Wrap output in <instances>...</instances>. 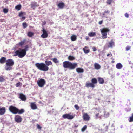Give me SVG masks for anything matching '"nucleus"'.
<instances>
[{
	"instance_id": "48",
	"label": "nucleus",
	"mask_w": 133,
	"mask_h": 133,
	"mask_svg": "<svg viewBox=\"0 0 133 133\" xmlns=\"http://www.w3.org/2000/svg\"><path fill=\"white\" fill-rule=\"evenodd\" d=\"M92 50L93 51H95L96 50V49L95 47L94 46L92 47Z\"/></svg>"
},
{
	"instance_id": "49",
	"label": "nucleus",
	"mask_w": 133,
	"mask_h": 133,
	"mask_svg": "<svg viewBox=\"0 0 133 133\" xmlns=\"http://www.w3.org/2000/svg\"><path fill=\"white\" fill-rule=\"evenodd\" d=\"M125 17L127 18H128L129 17V15L127 13H126L125 14Z\"/></svg>"
},
{
	"instance_id": "8",
	"label": "nucleus",
	"mask_w": 133,
	"mask_h": 133,
	"mask_svg": "<svg viewBox=\"0 0 133 133\" xmlns=\"http://www.w3.org/2000/svg\"><path fill=\"white\" fill-rule=\"evenodd\" d=\"M62 117L64 119H72L74 118V116L72 115H70L69 114H66L63 115Z\"/></svg>"
},
{
	"instance_id": "51",
	"label": "nucleus",
	"mask_w": 133,
	"mask_h": 133,
	"mask_svg": "<svg viewBox=\"0 0 133 133\" xmlns=\"http://www.w3.org/2000/svg\"><path fill=\"white\" fill-rule=\"evenodd\" d=\"M85 39L87 40H89V38L88 36H86L85 37Z\"/></svg>"
},
{
	"instance_id": "20",
	"label": "nucleus",
	"mask_w": 133,
	"mask_h": 133,
	"mask_svg": "<svg viewBox=\"0 0 133 133\" xmlns=\"http://www.w3.org/2000/svg\"><path fill=\"white\" fill-rule=\"evenodd\" d=\"M76 71L78 73H83L84 72V70L83 69L80 68H78L76 69Z\"/></svg>"
},
{
	"instance_id": "26",
	"label": "nucleus",
	"mask_w": 133,
	"mask_h": 133,
	"mask_svg": "<svg viewBox=\"0 0 133 133\" xmlns=\"http://www.w3.org/2000/svg\"><path fill=\"white\" fill-rule=\"evenodd\" d=\"M71 40L72 41H74L77 39L76 36L75 35H73L71 37Z\"/></svg>"
},
{
	"instance_id": "42",
	"label": "nucleus",
	"mask_w": 133,
	"mask_h": 133,
	"mask_svg": "<svg viewBox=\"0 0 133 133\" xmlns=\"http://www.w3.org/2000/svg\"><path fill=\"white\" fill-rule=\"evenodd\" d=\"M74 107L76 110H78L79 108V107L77 104L75 105Z\"/></svg>"
},
{
	"instance_id": "57",
	"label": "nucleus",
	"mask_w": 133,
	"mask_h": 133,
	"mask_svg": "<svg viewBox=\"0 0 133 133\" xmlns=\"http://www.w3.org/2000/svg\"><path fill=\"white\" fill-rule=\"evenodd\" d=\"M19 79H20V80H22V81H23V80H22V78H19Z\"/></svg>"
},
{
	"instance_id": "28",
	"label": "nucleus",
	"mask_w": 133,
	"mask_h": 133,
	"mask_svg": "<svg viewBox=\"0 0 133 133\" xmlns=\"http://www.w3.org/2000/svg\"><path fill=\"white\" fill-rule=\"evenodd\" d=\"M21 4H19L15 6V9L19 11L21 9Z\"/></svg>"
},
{
	"instance_id": "29",
	"label": "nucleus",
	"mask_w": 133,
	"mask_h": 133,
	"mask_svg": "<svg viewBox=\"0 0 133 133\" xmlns=\"http://www.w3.org/2000/svg\"><path fill=\"white\" fill-rule=\"evenodd\" d=\"M88 47L87 46H85L84 48L83 49V50L84 52L85 53L87 54L89 53L90 51L89 49L86 50L85 49L86 48H87Z\"/></svg>"
},
{
	"instance_id": "47",
	"label": "nucleus",
	"mask_w": 133,
	"mask_h": 133,
	"mask_svg": "<svg viewBox=\"0 0 133 133\" xmlns=\"http://www.w3.org/2000/svg\"><path fill=\"white\" fill-rule=\"evenodd\" d=\"M23 13H24V12H20L19 13L18 16L19 17H21L23 15Z\"/></svg>"
},
{
	"instance_id": "44",
	"label": "nucleus",
	"mask_w": 133,
	"mask_h": 133,
	"mask_svg": "<svg viewBox=\"0 0 133 133\" xmlns=\"http://www.w3.org/2000/svg\"><path fill=\"white\" fill-rule=\"evenodd\" d=\"M131 47L129 46H127L126 48V50L128 51L130 50V49Z\"/></svg>"
},
{
	"instance_id": "6",
	"label": "nucleus",
	"mask_w": 133,
	"mask_h": 133,
	"mask_svg": "<svg viewBox=\"0 0 133 133\" xmlns=\"http://www.w3.org/2000/svg\"><path fill=\"white\" fill-rule=\"evenodd\" d=\"M101 32L102 34V38L104 39L107 38V32L109 31V30L107 28H104L100 29Z\"/></svg>"
},
{
	"instance_id": "10",
	"label": "nucleus",
	"mask_w": 133,
	"mask_h": 133,
	"mask_svg": "<svg viewBox=\"0 0 133 133\" xmlns=\"http://www.w3.org/2000/svg\"><path fill=\"white\" fill-rule=\"evenodd\" d=\"M42 31L43 34L41 35V37L43 38H47L48 36V34L46 30L44 29L42 30Z\"/></svg>"
},
{
	"instance_id": "31",
	"label": "nucleus",
	"mask_w": 133,
	"mask_h": 133,
	"mask_svg": "<svg viewBox=\"0 0 133 133\" xmlns=\"http://www.w3.org/2000/svg\"><path fill=\"white\" fill-rule=\"evenodd\" d=\"M91 82L94 84L97 83V79L95 78H93L91 80Z\"/></svg>"
},
{
	"instance_id": "15",
	"label": "nucleus",
	"mask_w": 133,
	"mask_h": 133,
	"mask_svg": "<svg viewBox=\"0 0 133 133\" xmlns=\"http://www.w3.org/2000/svg\"><path fill=\"white\" fill-rule=\"evenodd\" d=\"M58 7L60 9H62L64 7L65 5L64 3L62 2L59 3L57 5Z\"/></svg>"
},
{
	"instance_id": "18",
	"label": "nucleus",
	"mask_w": 133,
	"mask_h": 133,
	"mask_svg": "<svg viewBox=\"0 0 133 133\" xmlns=\"http://www.w3.org/2000/svg\"><path fill=\"white\" fill-rule=\"evenodd\" d=\"M109 45H108V47H112L113 46L115 45V43L113 41V40H111V41L109 42Z\"/></svg>"
},
{
	"instance_id": "45",
	"label": "nucleus",
	"mask_w": 133,
	"mask_h": 133,
	"mask_svg": "<svg viewBox=\"0 0 133 133\" xmlns=\"http://www.w3.org/2000/svg\"><path fill=\"white\" fill-rule=\"evenodd\" d=\"M99 113H97L95 115V118L96 119H97L99 118L98 117L99 116Z\"/></svg>"
},
{
	"instance_id": "53",
	"label": "nucleus",
	"mask_w": 133,
	"mask_h": 133,
	"mask_svg": "<svg viewBox=\"0 0 133 133\" xmlns=\"http://www.w3.org/2000/svg\"><path fill=\"white\" fill-rule=\"evenodd\" d=\"M25 17H22V19L24 20L25 19Z\"/></svg>"
},
{
	"instance_id": "3",
	"label": "nucleus",
	"mask_w": 133,
	"mask_h": 133,
	"mask_svg": "<svg viewBox=\"0 0 133 133\" xmlns=\"http://www.w3.org/2000/svg\"><path fill=\"white\" fill-rule=\"evenodd\" d=\"M26 54V51L24 49L19 48L18 50H16L15 52L14 56H18V57L19 58H22Z\"/></svg>"
},
{
	"instance_id": "50",
	"label": "nucleus",
	"mask_w": 133,
	"mask_h": 133,
	"mask_svg": "<svg viewBox=\"0 0 133 133\" xmlns=\"http://www.w3.org/2000/svg\"><path fill=\"white\" fill-rule=\"evenodd\" d=\"M103 21L101 20V21H99V22L98 23L100 25H101L103 23Z\"/></svg>"
},
{
	"instance_id": "46",
	"label": "nucleus",
	"mask_w": 133,
	"mask_h": 133,
	"mask_svg": "<svg viewBox=\"0 0 133 133\" xmlns=\"http://www.w3.org/2000/svg\"><path fill=\"white\" fill-rule=\"evenodd\" d=\"M37 128L39 129V130H41V129L42 127L40 126V125L38 124H37Z\"/></svg>"
},
{
	"instance_id": "41",
	"label": "nucleus",
	"mask_w": 133,
	"mask_h": 133,
	"mask_svg": "<svg viewBox=\"0 0 133 133\" xmlns=\"http://www.w3.org/2000/svg\"><path fill=\"white\" fill-rule=\"evenodd\" d=\"M8 11V10L6 8H4L3 9V12L5 13H7Z\"/></svg>"
},
{
	"instance_id": "39",
	"label": "nucleus",
	"mask_w": 133,
	"mask_h": 133,
	"mask_svg": "<svg viewBox=\"0 0 133 133\" xmlns=\"http://www.w3.org/2000/svg\"><path fill=\"white\" fill-rule=\"evenodd\" d=\"M22 83L20 82H19L16 83L15 85L16 87H18L20 85L22 86Z\"/></svg>"
},
{
	"instance_id": "23",
	"label": "nucleus",
	"mask_w": 133,
	"mask_h": 133,
	"mask_svg": "<svg viewBox=\"0 0 133 133\" xmlns=\"http://www.w3.org/2000/svg\"><path fill=\"white\" fill-rule=\"evenodd\" d=\"M88 36L90 37H93L96 35V33L95 32H91L88 34Z\"/></svg>"
},
{
	"instance_id": "58",
	"label": "nucleus",
	"mask_w": 133,
	"mask_h": 133,
	"mask_svg": "<svg viewBox=\"0 0 133 133\" xmlns=\"http://www.w3.org/2000/svg\"><path fill=\"white\" fill-rule=\"evenodd\" d=\"M17 75H21V74L19 73H17Z\"/></svg>"
},
{
	"instance_id": "25",
	"label": "nucleus",
	"mask_w": 133,
	"mask_h": 133,
	"mask_svg": "<svg viewBox=\"0 0 133 133\" xmlns=\"http://www.w3.org/2000/svg\"><path fill=\"white\" fill-rule=\"evenodd\" d=\"M116 66L117 69H120L122 67V65L120 63H118L116 65Z\"/></svg>"
},
{
	"instance_id": "12",
	"label": "nucleus",
	"mask_w": 133,
	"mask_h": 133,
	"mask_svg": "<svg viewBox=\"0 0 133 133\" xmlns=\"http://www.w3.org/2000/svg\"><path fill=\"white\" fill-rule=\"evenodd\" d=\"M110 11L109 10H107L104 11V13H102V15L104 16L107 18H108L109 17Z\"/></svg>"
},
{
	"instance_id": "27",
	"label": "nucleus",
	"mask_w": 133,
	"mask_h": 133,
	"mask_svg": "<svg viewBox=\"0 0 133 133\" xmlns=\"http://www.w3.org/2000/svg\"><path fill=\"white\" fill-rule=\"evenodd\" d=\"M34 35V33L31 32H29L27 34L28 36L30 37H32Z\"/></svg>"
},
{
	"instance_id": "24",
	"label": "nucleus",
	"mask_w": 133,
	"mask_h": 133,
	"mask_svg": "<svg viewBox=\"0 0 133 133\" xmlns=\"http://www.w3.org/2000/svg\"><path fill=\"white\" fill-rule=\"evenodd\" d=\"M31 7L34 9H35V7H37L38 6L37 3L36 2H35L33 3L32 4H31Z\"/></svg>"
},
{
	"instance_id": "22",
	"label": "nucleus",
	"mask_w": 133,
	"mask_h": 133,
	"mask_svg": "<svg viewBox=\"0 0 133 133\" xmlns=\"http://www.w3.org/2000/svg\"><path fill=\"white\" fill-rule=\"evenodd\" d=\"M97 79L99 84H102L104 83V80L103 78L99 77Z\"/></svg>"
},
{
	"instance_id": "54",
	"label": "nucleus",
	"mask_w": 133,
	"mask_h": 133,
	"mask_svg": "<svg viewBox=\"0 0 133 133\" xmlns=\"http://www.w3.org/2000/svg\"><path fill=\"white\" fill-rule=\"evenodd\" d=\"M46 23V22L45 21H44L43 22V24L44 25H45Z\"/></svg>"
},
{
	"instance_id": "30",
	"label": "nucleus",
	"mask_w": 133,
	"mask_h": 133,
	"mask_svg": "<svg viewBox=\"0 0 133 133\" xmlns=\"http://www.w3.org/2000/svg\"><path fill=\"white\" fill-rule=\"evenodd\" d=\"M45 62L46 64V65L48 66L52 64V62L50 61H46Z\"/></svg>"
},
{
	"instance_id": "55",
	"label": "nucleus",
	"mask_w": 133,
	"mask_h": 133,
	"mask_svg": "<svg viewBox=\"0 0 133 133\" xmlns=\"http://www.w3.org/2000/svg\"><path fill=\"white\" fill-rule=\"evenodd\" d=\"M115 62V61L114 60V59L111 61V63H113Z\"/></svg>"
},
{
	"instance_id": "21",
	"label": "nucleus",
	"mask_w": 133,
	"mask_h": 133,
	"mask_svg": "<svg viewBox=\"0 0 133 133\" xmlns=\"http://www.w3.org/2000/svg\"><path fill=\"white\" fill-rule=\"evenodd\" d=\"M94 66L95 69L97 70L99 69L101 67L100 65L97 63H95L94 64Z\"/></svg>"
},
{
	"instance_id": "40",
	"label": "nucleus",
	"mask_w": 133,
	"mask_h": 133,
	"mask_svg": "<svg viewBox=\"0 0 133 133\" xmlns=\"http://www.w3.org/2000/svg\"><path fill=\"white\" fill-rule=\"evenodd\" d=\"M22 25L24 29L26 28L27 26V24L26 23H22Z\"/></svg>"
},
{
	"instance_id": "35",
	"label": "nucleus",
	"mask_w": 133,
	"mask_h": 133,
	"mask_svg": "<svg viewBox=\"0 0 133 133\" xmlns=\"http://www.w3.org/2000/svg\"><path fill=\"white\" fill-rule=\"evenodd\" d=\"M129 121L130 122L133 121V113L132 114V115L129 119Z\"/></svg>"
},
{
	"instance_id": "19",
	"label": "nucleus",
	"mask_w": 133,
	"mask_h": 133,
	"mask_svg": "<svg viewBox=\"0 0 133 133\" xmlns=\"http://www.w3.org/2000/svg\"><path fill=\"white\" fill-rule=\"evenodd\" d=\"M30 107L33 110L37 109V107L34 103H31L30 104Z\"/></svg>"
},
{
	"instance_id": "56",
	"label": "nucleus",
	"mask_w": 133,
	"mask_h": 133,
	"mask_svg": "<svg viewBox=\"0 0 133 133\" xmlns=\"http://www.w3.org/2000/svg\"><path fill=\"white\" fill-rule=\"evenodd\" d=\"M110 55V54H108L107 55V57H108Z\"/></svg>"
},
{
	"instance_id": "37",
	"label": "nucleus",
	"mask_w": 133,
	"mask_h": 133,
	"mask_svg": "<svg viewBox=\"0 0 133 133\" xmlns=\"http://www.w3.org/2000/svg\"><path fill=\"white\" fill-rule=\"evenodd\" d=\"M87 128V126L86 125H84L83 126V127L81 129V131L83 132H84L85 130Z\"/></svg>"
},
{
	"instance_id": "5",
	"label": "nucleus",
	"mask_w": 133,
	"mask_h": 133,
	"mask_svg": "<svg viewBox=\"0 0 133 133\" xmlns=\"http://www.w3.org/2000/svg\"><path fill=\"white\" fill-rule=\"evenodd\" d=\"M35 66L40 70L46 71H48L49 69V67L45 64L41 63H37L35 64Z\"/></svg>"
},
{
	"instance_id": "36",
	"label": "nucleus",
	"mask_w": 133,
	"mask_h": 133,
	"mask_svg": "<svg viewBox=\"0 0 133 133\" xmlns=\"http://www.w3.org/2000/svg\"><path fill=\"white\" fill-rule=\"evenodd\" d=\"M5 81V79L4 78V77L2 76H0V82H3Z\"/></svg>"
},
{
	"instance_id": "32",
	"label": "nucleus",
	"mask_w": 133,
	"mask_h": 133,
	"mask_svg": "<svg viewBox=\"0 0 133 133\" xmlns=\"http://www.w3.org/2000/svg\"><path fill=\"white\" fill-rule=\"evenodd\" d=\"M25 41V40H24L23 41H21L18 43V45L19 46H22L24 43Z\"/></svg>"
},
{
	"instance_id": "11",
	"label": "nucleus",
	"mask_w": 133,
	"mask_h": 133,
	"mask_svg": "<svg viewBox=\"0 0 133 133\" xmlns=\"http://www.w3.org/2000/svg\"><path fill=\"white\" fill-rule=\"evenodd\" d=\"M15 119L16 122L20 123L22 121V118L19 115H17L15 117Z\"/></svg>"
},
{
	"instance_id": "2",
	"label": "nucleus",
	"mask_w": 133,
	"mask_h": 133,
	"mask_svg": "<svg viewBox=\"0 0 133 133\" xmlns=\"http://www.w3.org/2000/svg\"><path fill=\"white\" fill-rule=\"evenodd\" d=\"M9 110L10 112L14 114L17 113L21 114L24 112V109H22L19 110L16 107L12 105H11L9 107Z\"/></svg>"
},
{
	"instance_id": "38",
	"label": "nucleus",
	"mask_w": 133,
	"mask_h": 133,
	"mask_svg": "<svg viewBox=\"0 0 133 133\" xmlns=\"http://www.w3.org/2000/svg\"><path fill=\"white\" fill-rule=\"evenodd\" d=\"M113 0H108L106 2V3L109 5L111 4Z\"/></svg>"
},
{
	"instance_id": "7",
	"label": "nucleus",
	"mask_w": 133,
	"mask_h": 133,
	"mask_svg": "<svg viewBox=\"0 0 133 133\" xmlns=\"http://www.w3.org/2000/svg\"><path fill=\"white\" fill-rule=\"evenodd\" d=\"M46 83L45 81L43 79H41L37 81L38 86L40 87H43Z\"/></svg>"
},
{
	"instance_id": "1",
	"label": "nucleus",
	"mask_w": 133,
	"mask_h": 133,
	"mask_svg": "<svg viewBox=\"0 0 133 133\" xmlns=\"http://www.w3.org/2000/svg\"><path fill=\"white\" fill-rule=\"evenodd\" d=\"M63 67L65 68H68L69 69L72 70L75 69L77 66L76 63H72L69 61H65L63 63Z\"/></svg>"
},
{
	"instance_id": "43",
	"label": "nucleus",
	"mask_w": 133,
	"mask_h": 133,
	"mask_svg": "<svg viewBox=\"0 0 133 133\" xmlns=\"http://www.w3.org/2000/svg\"><path fill=\"white\" fill-rule=\"evenodd\" d=\"M28 45H26L25 46V49H24L26 51H26L28 50Z\"/></svg>"
},
{
	"instance_id": "52",
	"label": "nucleus",
	"mask_w": 133,
	"mask_h": 133,
	"mask_svg": "<svg viewBox=\"0 0 133 133\" xmlns=\"http://www.w3.org/2000/svg\"><path fill=\"white\" fill-rule=\"evenodd\" d=\"M110 102V101L109 100H108L107 99L105 101V102Z\"/></svg>"
},
{
	"instance_id": "14",
	"label": "nucleus",
	"mask_w": 133,
	"mask_h": 133,
	"mask_svg": "<svg viewBox=\"0 0 133 133\" xmlns=\"http://www.w3.org/2000/svg\"><path fill=\"white\" fill-rule=\"evenodd\" d=\"M19 98L22 101H25L26 99L25 96L23 94H20Z\"/></svg>"
},
{
	"instance_id": "33",
	"label": "nucleus",
	"mask_w": 133,
	"mask_h": 133,
	"mask_svg": "<svg viewBox=\"0 0 133 133\" xmlns=\"http://www.w3.org/2000/svg\"><path fill=\"white\" fill-rule=\"evenodd\" d=\"M68 59L69 60L72 61L75 59V57L72 56H69L68 57Z\"/></svg>"
},
{
	"instance_id": "4",
	"label": "nucleus",
	"mask_w": 133,
	"mask_h": 133,
	"mask_svg": "<svg viewBox=\"0 0 133 133\" xmlns=\"http://www.w3.org/2000/svg\"><path fill=\"white\" fill-rule=\"evenodd\" d=\"M14 61L12 59H9L6 60V65L4 69L7 71H9L12 69V66L14 65Z\"/></svg>"
},
{
	"instance_id": "17",
	"label": "nucleus",
	"mask_w": 133,
	"mask_h": 133,
	"mask_svg": "<svg viewBox=\"0 0 133 133\" xmlns=\"http://www.w3.org/2000/svg\"><path fill=\"white\" fill-rule=\"evenodd\" d=\"M6 58L5 57H2L0 59V63L1 64H3L6 62Z\"/></svg>"
},
{
	"instance_id": "34",
	"label": "nucleus",
	"mask_w": 133,
	"mask_h": 133,
	"mask_svg": "<svg viewBox=\"0 0 133 133\" xmlns=\"http://www.w3.org/2000/svg\"><path fill=\"white\" fill-rule=\"evenodd\" d=\"M52 60L53 62L55 63H57L59 62V61L56 58H54L51 59Z\"/></svg>"
},
{
	"instance_id": "9",
	"label": "nucleus",
	"mask_w": 133,
	"mask_h": 133,
	"mask_svg": "<svg viewBox=\"0 0 133 133\" xmlns=\"http://www.w3.org/2000/svg\"><path fill=\"white\" fill-rule=\"evenodd\" d=\"M83 120L85 121H88L90 119V116L87 113H83Z\"/></svg>"
},
{
	"instance_id": "16",
	"label": "nucleus",
	"mask_w": 133,
	"mask_h": 133,
	"mask_svg": "<svg viewBox=\"0 0 133 133\" xmlns=\"http://www.w3.org/2000/svg\"><path fill=\"white\" fill-rule=\"evenodd\" d=\"M85 86L88 88L90 87L92 88H94L95 87V85L93 84L92 83H89L87 82L85 84Z\"/></svg>"
},
{
	"instance_id": "13",
	"label": "nucleus",
	"mask_w": 133,
	"mask_h": 133,
	"mask_svg": "<svg viewBox=\"0 0 133 133\" xmlns=\"http://www.w3.org/2000/svg\"><path fill=\"white\" fill-rule=\"evenodd\" d=\"M6 112V109L4 107H0V115H3Z\"/></svg>"
},
{
	"instance_id": "59",
	"label": "nucleus",
	"mask_w": 133,
	"mask_h": 133,
	"mask_svg": "<svg viewBox=\"0 0 133 133\" xmlns=\"http://www.w3.org/2000/svg\"><path fill=\"white\" fill-rule=\"evenodd\" d=\"M110 54V55L111 56H112V55L111 53Z\"/></svg>"
}]
</instances>
